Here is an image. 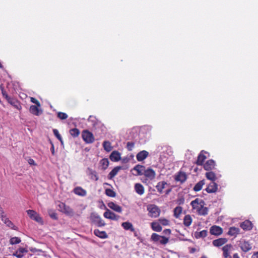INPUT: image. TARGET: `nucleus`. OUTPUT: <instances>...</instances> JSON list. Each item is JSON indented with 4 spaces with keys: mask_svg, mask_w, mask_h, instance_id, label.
<instances>
[{
    "mask_svg": "<svg viewBox=\"0 0 258 258\" xmlns=\"http://www.w3.org/2000/svg\"><path fill=\"white\" fill-rule=\"evenodd\" d=\"M190 205L192 209L200 215L206 216L208 213V209L205 207L204 201L200 199H196L191 201Z\"/></svg>",
    "mask_w": 258,
    "mask_h": 258,
    "instance_id": "f257e3e1",
    "label": "nucleus"
},
{
    "mask_svg": "<svg viewBox=\"0 0 258 258\" xmlns=\"http://www.w3.org/2000/svg\"><path fill=\"white\" fill-rule=\"evenodd\" d=\"M149 212V216L153 218H156L160 215V210L159 207L155 205H149L147 207Z\"/></svg>",
    "mask_w": 258,
    "mask_h": 258,
    "instance_id": "f03ea898",
    "label": "nucleus"
},
{
    "mask_svg": "<svg viewBox=\"0 0 258 258\" xmlns=\"http://www.w3.org/2000/svg\"><path fill=\"white\" fill-rule=\"evenodd\" d=\"M151 239L154 242H159L160 244H166L168 243L169 239L165 236H160L155 233L152 234Z\"/></svg>",
    "mask_w": 258,
    "mask_h": 258,
    "instance_id": "7ed1b4c3",
    "label": "nucleus"
},
{
    "mask_svg": "<svg viewBox=\"0 0 258 258\" xmlns=\"http://www.w3.org/2000/svg\"><path fill=\"white\" fill-rule=\"evenodd\" d=\"M82 136L83 140L88 144L92 143L95 140L93 134L88 130L83 131Z\"/></svg>",
    "mask_w": 258,
    "mask_h": 258,
    "instance_id": "20e7f679",
    "label": "nucleus"
},
{
    "mask_svg": "<svg viewBox=\"0 0 258 258\" xmlns=\"http://www.w3.org/2000/svg\"><path fill=\"white\" fill-rule=\"evenodd\" d=\"M27 213L29 215V217L38 223L42 224L43 220L40 215L34 210H28L27 211Z\"/></svg>",
    "mask_w": 258,
    "mask_h": 258,
    "instance_id": "39448f33",
    "label": "nucleus"
},
{
    "mask_svg": "<svg viewBox=\"0 0 258 258\" xmlns=\"http://www.w3.org/2000/svg\"><path fill=\"white\" fill-rule=\"evenodd\" d=\"M88 122L90 123V125L95 128L102 126V124L97 120L95 116H93L91 115L89 116L88 118Z\"/></svg>",
    "mask_w": 258,
    "mask_h": 258,
    "instance_id": "423d86ee",
    "label": "nucleus"
},
{
    "mask_svg": "<svg viewBox=\"0 0 258 258\" xmlns=\"http://www.w3.org/2000/svg\"><path fill=\"white\" fill-rule=\"evenodd\" d=\"M103 215L105 218L113 220H117L119 218V216L116 215L108 209H107Z\"/></svg>",
    "mask_w": 258,
    "mask_h": 258,
    "instance_id": "0eeeda50",
    "label": "nucleus"
},
{
    "mask_svg": "<svg viewBox=\"0 0 258 258\" xmlns=\"http://www.w3.org/2000/svg\"><path fill=\"white\" fill-rule=\"evenodd\" d=\"M239 246L244 252H247L251 249V246L248 241L242 240L240 242Z\"/></svg>",
    "mask_w": 258,
    "mask_h": 258,
    "instance_id": "6e6552de",
    "label": "nucleus"
},
{
    "mask_svg": "<svg viewBox=\"0 0 258 258\" xmlns=\"http://www.w3.org/2000/svg\"><path fill=\"white\" fill-rule=\"evenodd\" d=\"M210 232L212 235H220L222 233L223 229L220 227L215 225L210 228Z\"/></svg>",
    "mask_w": 258,
    "mask_h": 258,
    "instance_id": "1a4fd4ad",
    "label": "nucleus"
},
{
    "mask_svg": "<svg viewBox=\"0 0 258 258\" xmlns=\"http://www.w3.org/2000/svg\"><path fill=\"white\" fill-rule=\"evenodd\" d=\"M218 185L215 182L209 184L206 190L208 193H215L217 191Z\"/></svg>",
    "mask_w": 258,
    "mask_h": 258,
    "instance_id": "9d476101",
    "label": "nucleus"
},
{
    "mask_svg": "<svg viewBox=\"0 0 258 258\" xmlns=\"http://www.w3.org/2000/svg\"><path fill=\"white\" fill-rule=\"evenodd\" d=\"M143 174L150 180L154 179L156 175L155 172L151 168H148L145 170Z\"/></svg>",
    "mask_w": 258,
    "mask_h": 258,
    "instance_id": "9b49d317",
    "label": "nucleus"
},
{
    "mask_svg": "<svg viewBox=\"0 0 258 258\" xmlns=\"http://www.w3.org/2000/svg\"><path fill=\"white\" fill-rule=\"evenodd\" d=\"M87 173L90 178L92 180L97 181L99 179V177L97 175V172L92 169L88 168L87 170Z\"/></svg>",
    "mask_w": 258,
    "mask_h": 258,
    "instance_id": "f8f14e48",
    "label": "nucleus"
},
{
    "mask_svg": "<svg viewBox=\"0 0 258 258\" xmlns=\"http://www.w3.org/2000/svg\"><path fill=\"white\" fill-rule=\"evenodd\" d=\"M240 227L244 230H250L252 228V224L249 220H245L240 225Z\"/></svg>",
    "mask_w": 258,
    "mask_h": 258,
    "instance_id": "ddd939ff",
    "label": "nucleus"
},
{
    "mask_svg": "<svg viewBox=\"0 0 258 258\" xmlns=\"http://www.w3.org/2000/svg\"><path fill=\"white\" fill-rule=\"evenodd\" d=\"M74 192L79 196L85 197L87 195V191L80 186H77L73 189Z\"/></svg>",
    "mask_w": 258,
    "mask_h": 258,
    "instance_id": "4468645a",
    "label": "nucleus"
},
{
    "mask_svg": "<svg viewBox=\"0 0 258 258\" xmlns=\"http://www.w3.org/2000/svg\"><path fill=\"white\" fill-rule=\"evenodd\" d=\"M227 241V239L225 238H220L214 240L212 243L214 246L219 247L226 243Z\"/></svg>",
    "mask_w": 258,
    "mask_h": 258,
    "instance_id": "2eb2a0df",
    "label": "nucleus"
},
{
    "mask_svg": "<svg viewBox=\"0 0 258 258\" xmlns=\"http://www.w3.org/2000/svg\"><path fill=\"white\" fill-rule=\"evenodd\" d=\"M215 162L213 160H209L204 165V168L206 170H211L214 168Z\"/></svg>",
    "mask_w": 258,
    "mask_h": 258,
    "instance_id": "dca6fc26",
    "label": "nucleus"
},
{
    "mask_svg": "<svg viewBox=\"0 0 258 258\" xmlns=\"http://www.w3.org/2000/svg\"><path fill=\"white\" fill-rule=\"evenodd\" d=\"M108 206L109 208L116 212L121 213L122 212V208L113 202L109 203Z\"/></svg>",
    "mask_w": 258,
    "mask_h": 258,
    "instance_id": "f3484780",
    "label": "nucleus"
},
{
    "mask_svg": "<svg viewBox=\"0 0 258 258\" xmlns=\"http://www.w3.org/2000/svg\"><path fill=\"white\" fill-rule=\"evenodd\" d=\"M148 154L149 153L147 151L145 150L142 151L137 155V159L139 161H142L148 157Z\"/></svg>",
    "mask_w": 258,
    "mask_h": 258,
    "instance_id": "a211bd4d",
    "label": "nucleus"
},
{
    "mask_svg": "<svg viewBox=\"0 0 258 258\" xmlns=\"http://www.w3.org/2000/svg\"><path fill=\"white\" fill-rule=\"evenodd\" d=\"M232 246L231 244H227L222 247L223 256L231 255Z\"/></svg>",
    "mask_w": 258,
    "mask_h": 258,
    "instance_id": "6ab92c4d",
    "label": "nucleus"
},
{
    "mask_svg": "<svg viewBox=\"0 0 258 258\" xmlns=\"http://www.w3.org/2000/svg\"><path fill=\"white\" fill-rule=\"evenodd\" d=\"M109 158L112 161L117 162L120 159V154L117 151H113L110 154Z\"/></svg>",
    "mask_w": 258,
    "mask_h": 258,
    "instance_id": "aec40b11",
    "label": "nucleus"
},
{
    "mask_svg": "<svg viewBox=\"0 0 258 258\" xmlns=\"http://www.w3.org/2000/svg\"><path fill=\"white\" fill-rule=\"evenodd\" d=\"M7 101L10 104H11L12 106H13L14 107H15L16 108H17V109H21V105L20 104V103L18 101V100H17L16 99L13 98H11L10 97V99H9Z\"/></svg>",
    "mask_w": 258,
    "mask_h": 258,
    "instance_id": "412c9836",
    "label": "nucleus"
},
{
    "mask_svg": "<svg viewBox=\"0 0 258 258\" xmlns=\"http://www.w3.org/2000/svg\"><path fill=\"white\" fill-rule=\"evenodd\" d=\"M205 153H206V152H205L203 151H202L199 155L197 161V164L198 165H202L203 164V162H204L205 159L207 158V157L204 154Z\"/></svg>",
    "mask_w": 258,
    "mask_h": 258,
    "instance_id": "4be33fe9",
    "label": "nucleus"
},
{
    "mask_svg": "<svg viewBox=\"0 0 258 258\" xmlns=\"http://www.w3.org/2000/svg\"><path fill=\"white\" fill-rule=\"evenodd\" d=\"M94 234L97 237L105 239L107 238L108 235L104 231H100L98 229H95L94 230Z\"/></svg>",
    "mask_w": 258,
    "mask_h": 258,
    "instance_id": "5701e85b",
    "label": "nucleus"
},
{
    "mask_svg": "<svg viewBox=\"0 0 258 258\" xmlns=\"http://www.w3.org/2000/svg\"><path fill=\"white\" fill-rule=\"evenodd\" d=\"M167 185V183L166 182L164 181H162L160 182H159L157 184L156 186V188L157 189V191L161 194L162 193L163 189L165 188L166 185Z\"/></svg>",
    "mask_w": 258,
    "mask_h": 258,
    "instance_id": "b1692460",
    "label": "nucleus"
},
{
    "mask_svg": "<svg viewBox=\"0 0 258 258\" xmlns=\"http://www.w3.org/2000/svg\"><path fill=\"white\" fill-rule=\"evenodd\" d=\"M121 226L124 229L126 230H131L132 232H135V229L133 227V224L129 222H123L121 224Z\"/></svg>",
    "mask_w": 258,
    "mask_h": 258,
    "instance_id": "393cba45",
    "label": "nucleus"
},
{
    "mask_svg": "<svg viewBox=\"0 0 258 258\" xmlns=\"http://www.w3.org/2000/svg\"><path fill=\"white\" fill-rule=\"evenodd\" d=\"M136 192L139 195H142L144 193V187L140 183H136L135 185Z\"/></svg>",
    "mask_w": 258,
    "mask_h": 258,
    "instance_id": "a878e982",
    "label": "nucleus"
},
{
    "mask_svg": "<svg viewBox=\"0 0 258 258\" xmlns=\"http://www.w3.org/2000/svg\"><path fill=\"white\" fill-rule=\"evenodd\" d=\"M239 233V229L235 227H231L229 229L228 234L232 236H236Z\"/></svg>",
    "mask_w": 258,
    "mask_h": 258,
    "instance_id": "bb28decb",
    "label": "nucleus"
},
{
    "mask_svg": "<svg viewBox=\"0 0 258 258\" xmlns=\"http://www.w3.org/2000/svg\"><path fill=\"white\" fill-rule=\"evenodd\" d=\"M175 179L176 180L181 181V182H184L186 179V174L182 172H179L176 175Z\"/></svg>",
    "mask_w": 258,
    "mask_h": 258,
    "instance_id": "cd10ccee",
    "label": "nucleus"
},
{
    "mask_svg": "<svg viewBox=\"0 0 258 258\" xmlns=\"http://www.w3.org/2000/svg\"><path fill=\"white\" fill-rule=\"evenodd\" d=\"M134 170L137 171V175H142L145 170V167L142 165H137L134 168Z\"/></svg>",
    "mask_w": 258,
    "mask_h": 258,
    "instance_id": "c85d7f7f",
    "label": "nucleus"
},
{
    "mask_svg": "<svg viewBox=\"0 0 258 258\" xmlns=\"http://www.w3.org/2000/svg\"><path fill=\"white\" fill-rule=\"evenodd\" d=\"M207 235V231L206 230H203L200 232H196L195 233V236L197 239L205 238Z\"/></svg>",
    "mask_w": 258,
    "mask_h": 258,
    "instance_id": "c756f323",
    "label": "nucleus"
},
{
    "mask_svg": "<svg viewBox=\"0 0 258 258\" xmlns=\"http://www.w3.org/2000/svg\"><path fill=\"white\" fill-rule=\"evenodd\" d=\"M94 218V222L98 226H104L105 225L104 221L98 215L95 216Z\"/></svg>",
    "mask_w": 258,
    "mask_h": 258,
    "instance_id": "7c9ffc66",
    "label": "nucleus"
},
{
    "mask_svg": "<svg viewBox=\"0 0 258 258\" xmlns=\"http://www.w3.org/2000/svg\"><path fill=\"white\" fill-rule=\"evenodd\" d=\"M120 169L121 167L118 166L114 168L109 173L108 178L109 179L113 178Z\"/></svg>",
    "mask_w": 258,
    "mask_h": 258,
    "instance_id": "2f4dec72",
    "label": "nucleus"
},
{
    "mask_svg": "<svg viewBox=\"0 0 258 258\" xmlns=\"http://www.w3.org/2000/svg\"><path fill=\"white\" fill-rule=\"evenodd\" d=\"M38 107L37 105H31L29 109L30 112L34 115H39L40 114V110Z\"/></svg>",
    "mask_w": 258,
    "mask_h": 258,
    "instance_id": "473e14b6",
    "label": "nucleus"
},
{
    "mask_svg": "<svg viewBox=\"0 0 258 258\" xmlns=\"http://www.w3.org/2000/svg\"><path fill=\"white\" fill-rule=\"evenodd\" d=\"M7 226L9 227L12 229L16 230L17 227L14 225V224L7 218H5V219L2 220Z\"/></svg>",
    "mask_w": 258,
    "mask_h": 258,
    "instance_id": "72a5a7b5",
    "label": "nucleus"
},
{
    "mask_svg": "<svg viewBox=\"0 0 258 258\" xmlns=\"http://www.w3.org/2000/svg\"><path fill=\"white\" fill-rule=\"evenodd\" d=\"M152 229L156 232H160L162 230V227L160 223L157 222H154L151 223Z\"/></svg>",
    "mask_w": 258,
    "mask_h": 258,
    "instance_id": "f704fd0d",
    "label": "nucleus"
},
{
    "mask_svg": "<svg viewBox=\"0 0 258 258\" xmlns=\"http://www.w3.org/2000/svg\"><path fill=\"white\" fill-rule=\"evenodd\" d=\"M206 177L209 180H211L212 182H214L216 179L215 174L212 171L207 172L206 173Z\"/></svg>",
    "mask_w": 258,
    "mask_h": 258,
    "instance_id": "c9c22d12",
    "label": "nucleus"
},
{
    "mask_svg": "<svg viewBox=\"0 0 258 258\" xmlns=\"http://www.w3.org/2000/svg\"><path fill=\"white\" fill-rule=\"evenodd\" d=\"M192 222V219L190 215H185L183 219V223L185 226H189Z\"/></svg>",
    "mask_w": 258,
    "mask_h": 258,
    "instance_id": "e433bc0d",
    "label": "nucleus"
},
{
    "mask_svg": "<svg viewBox=\"0 0 258 258\" xmlns=\"http://www.w3.org/2000/svg\"><path fill=\"white\" fill-rule=\"evenodd\" d=\"M204 184L205 181L204 180L200 181L195 185L194 187V190L196 191H200L202 189V187Z\"/></svg>",
    "mask_w": 258,
    "mask_h": 258,
    "instance_id": "4c0bfd02",
    "label": "nucleus"
},
{
    "mask_svg": "<svg viewBox=\"0 0 258 258\" xmlns=\"http://www.w3.org/2000/svg\"><path fill=\"white\" fill-rule=\"evenodd\" d=\"M182 211V208L181 207H176L174 210V216L176 218H178L181 214Z\"/></svg>",
    "mask_w": 258,
    "mask_h": 258,
    "instance_id": "58836bf2",
    "label": "nucleus"
},
{
    "mask_svg": "<svg viewBox=\"0 0 258 258\" xmlns=\"http://www.w3.org/2000/svg\"><path fill=\"white\" fill-rule=\"evenodd\" d=\"M21 241V239L18 237H12L10 240V243L12 245L18 244V243H20Z\"/></svg>",
    "mask_w": 258,
    "mask_h": 258,
    "instance_id": "ea45409f",
    "label": "nucleus"
},
{
    "mask_svg": "<svg viewBox=\"0 0 258 258\" xmlns=\"http://www.w3.org/2000/svg\"><path fill=\"white\" fill-rule=\"evenodd\" d=\"M105 194L110 197H115L116 196V193L110 188H107L105 189Z\"/></svg>",
    "mask_w": 258,
    "mask_h": 258,
    "instance_id": "a19ab883",
    "label": "nucleus"
},
{
    "mask_svg": "<svg viewBox=\"0 0 258 258\" xmlns=\"http://www.w3.org/2000/svg\"><path fill=\"white\" fill-rule=\"evenodd\" d=\"M100 163L102 166V168L104 169H105L107 168L109 165V161L107 159L104 158L102 159L100 161Z\"/></svg>",
    "mask_w": 258,
    "mask_h": 258,
    "instance_id": "79ce46f5",
    "label": "nucleus"
},
{
    "mask_svg": "<svg viewBox=\"0 0 258 258\" xmlns=\"http://www.w3.org/2000/svg\"><path fill=\"white\" fill-rule=\"evenodd\" d=\"M103 147L104 150L109 152L111 150L112 147L111 146V144L108 141H105L103 143Z\"/></svg>",
    "mask_w": 258,
    "mask_h": 258,
    "instance_id": "37998d69",
    "label": "nucleus"
},
{
    "mask_svg": "<svg viewBox=\"0 0 258 258\" xmlns=\"http://www.w3.org/2000/svg\"><path fill=\"white\" fill-rule=\"evenodd\" d=\"M48 214L52 219L54 220H56L57 219L56 214L54 210L52 209H49L48 210Z\"/></svg>",
    "mask_w": 258,
    "mask_h": 258,
    "instance_id": "c03bdc74",
    "label": "nucleus"
},
{
    "mask_svg": "<svg viewBox=\"0 0 258 258\" xmlns=\"http://www.w3.org/2000/svg\"><path fill=\"white\" fill-rule=\"evenodd\" d=\"M53 134L55 135V136L60 141V142H61V144L62 145H63V142L62 139L60 135L59 134L58 131H57V130L53 129Z\"/></svg>",
    "mask_w": 258,
    "mask_h": 258,
    "instance_id": "a18cd8bd",
    "label": "nucleus"
},
{
    "mask_svg": "<svg viewBox=\"0 0 258 258\" xmlns=\"http://www.w3.org/2000/svg\"><path fill=\"white\" fill-rule=\"evenodd\" d=\"M58 210L61 212H64V203L58 201L56 203Z\"/></svg>",
    "mask_w": 258,
    "mask_h": 258,
    "instance_id": "49530a36",
    "label": "nucleus"
},
{
    "mask_svg": "<svg viewBox=\"0 0 258 258\" xmlns=\"http://www.w3.org/2000/svg\"><path fill=\"white\" fill-rule=\"evenodd\" d=\"M70 133L72 136L76 137L79 136L80 134V131L78 129L75 128L71 130L70 131Z\"/></svg>",
    "mask_w": 258,
    "mask_h": 258,
    "instance_id": "de8ad7c7",
    "label": "nucleus"
},
{
    "mask_svg": "<svg viewBox=\"0 0 258 258\" xmlns=\"http://www.w3.org/2000/svg\"><path fill=\"white\" fill-rule=\"evenodd\" d=\"M160 224L163 226H167L169 224V221L165 218H160L159 219Z\"/></svg>",
    "mask_w": 258,
    "mask_h": 258,
    "instance_id": "09e8293b",
    "label": "nucleus"
},
{
    "mask_svg": "<svg viewBox=\"0 0 258 258\" xmlns=\"http://www.w3.org/2000/svg\"><path fill=\"white\" fill-rule=\"evenodd\" d=\"M1 91H2V95L3 96V97L7 100H8L9 99H10V98L11 97H10L8 94L7 93L6 91L4 90V87L1 85Z\"/></svg>",
    "mask_w": 258,
    "mask_h": 258,
    "instance_id": "8fccbe9b",
    "label": "nucleus"
},
{
    "mask_svg": "<svg viewBox=\"0 0 258 258\" xmlns=\"http://www.w3.org/2000/svg\"><path fill=\"white\" fill-rule=\"evenodd\" d=\"M164 154H166L168 156H171L172 155V151L170 147H165L163 151Z\"/></svg>",
    "mask_w": 258,
    "mask_h": 258,
    "instance_id": "3c124183",
    "label": "nucleus"
},
{
    "mask_svg": "<svg viewBox=\"0 0 258 258\" xmlns=\"http://www.w3.org/2000/svg\"><path fill=\"white\" fill-rule=\"evenodd\" d=\"M0 216H1V218L2 220L7 217L6 215L5 214L3 209L2 208V207H1V206H0Z\"/></svg>",
    "mask_w": 258,
    "mask_h": 258,
    "instance_id": "603ef678",
    "label": "nucleus"
},
{
    "mask_svg": "<svg viewBox=\"0 0 258 258\" xmlns=\"http://www.w3.org/2000/svg\"><path fill=\"white\" fill-rule=\"evenodd\" d=\"M66 214L69 215L70 216H72L74 214V212L73 210L70 209L69 207H66Z\"/></svg>",
    "mask_w": 258,
    "mask_h": 258,
    "instance_id": "864d4df0",
    "label": "nucleus"
},
{
    "mask_svg": "<svg viewBox=\"0 0 258 258\" xmlns=\"http://www.w3.org/2000/svg\"><path fill=\"white\" fill-rule=\"evenodd\" d=\"M126 147L128 151H132L134 147V143L133 142H128Z\"/></svg>",
    "mask_w": 258,
    "mask_h": 258,
    "instance_id": "5fc2aeb1",
    "label": "nucleus"
},
{
    "mask_svg": "<svg viewBox=\"0 0 258 258\" xmlns=\"http://www.w3.org/2000/svg\"><path fill=\"white\" fill-rule=\"evenodd\" d=\"M17 251L19 253H21V254H23L24 253H27L28 250L27 249H26L25 248L20 247L18 249Z\"/></svg>",
    "mask_w": 258,
    "mask_h": 258,
    "instance_id": "6e6d98bb",
    "label": "nucleus"
},
{
    "mask_svg": "<svg viewBox=\"0 0 258 258\" xmlns=\"http://www.w3.org/2000/svg\"><path fill=\"white\" fill-rule=\"evenodd\" d=\"M31 101L35 104L37 106L40 107V102L35 98L33 97H31Z\"/></svg>",
    "mask_w": 258,
    "mask_h": 258,
    "instance_id": "4d7b16f0",
    "label": "nucleus"
},
{
    "mask_svg": "<svg viewBox=\"0 0 258 258\" xmlns=\"http://www.w3.org/2000/svg\"><path fill=\"white\" fill-rule=\"evenodd\" d=\"M13 255L16 256L17 258H22L23 257V254L19 253L17 251L13 254Z\"/></svg>",
    "mask_w": 258,
    "mask_h": 258,
    "instance_id": "13d9d810",
    "label": "nucleus"
},
{
    "mask_svg": "<svg viewBox=\"0 0 258 258\" xmlns=\"http://www.w3.org/2000/svg\"><path fill=\"white\" fill-rule=\"evenodd\" d=\"M57 116L61 119H64V113L59 112L57 114Z\"/></svg>",
    "mask_w": 258,
    "mask_h": 258,
    "instance_id": "bf43d9fd",
    "label": "nucleus"
},
{
    "mask_svg": "<svg viewBox=\"0 0 258 258\" xmlns=\"http://www.w3.org/2000/svg\"><path fill=\"white\" fill-rule=\"evenodd\" d=\"M184 200L183 198H180L177 200V203L179 205H181L184 203Z\"/></svg>",
    "mask_w": 258,
    "mask_h": 258,
    "instance_id": "052dcab7",
    "label": "nucleus"
},
{
    "mask_svg": "<svg viewBox=\"0 0 258 258\" xmlns=\"http://www.w3.org/2000/svg\"><path fill=\"white\" fill-rule=\"evenodd\" d=\"M28 162L29 164L30 165H36L35 161H34V160L33 159L29 158L28 160Z\"/></svg>",
    "mask_w": 258,
    "mask_h": 258,
    "instance_id": "680f3d73",
    "label": "nucleus"
},
{
    "mask_svg": "<svg viewBox=\"0 0 258 258\" xmlns=\"http://www.w3.org/2000/svg\"><path fill=\"white\" fill-rule=\"evenodd\" d=\"M163 233L166 235H169L171 233V230L169 229H165Z\"/></svg>",
    "mask_w": 258,
    "mask_h": 258,
    "instance_id": "e2e57ef3",
    "label": "nucleus"
},
{
    "mask_svg": "<svg viewBox=\"0 0 258 258\" xmlns=\"http://www.w3.org/2000/svg\"><path fill=\"white\" fill-rule=\"evenodd\" d=\"M251 258H258V252L253 253L251 256Z\"/></svg>",
    "mask_w": 258,
    "mask_h": 258,
    "instance_id": "0e129e2a",
    "label": "nucleus"
},
{
    "mask_svg": "<svg viewBox=\"0 0 258 258\" xmlns=\"http://www.w3.org/2000/svg\"><path fill=\"white\" fill-rule=\"evenodd\" d=\"M233 258H239V256L237 253H234L233 255Z\"/></svg>",
    "mask_w": 258,
    "mask_h": 258,
    "instance_id": "69168bd1",
    "label": "nucleus"
},
{
    "mask_svg": "<svg viewBox=\"0 0 258 258\" xmlns=\"http://www.w3.org/2000/svg\"><path fill=\"white\" fill-rule=\"evenodd\" d=\"M223 258H232L231 255L223 256Z\"/></svg>",
    "mask_w": 258,
    "mask_h": 258,
    "instance_id": "338daca9",
    "label": "nucleus"
},
{
    "mask_svg": "<svg viewBox=\"0 0 258 258\" xmlns=\"http://www.w3.org/2000/svg\"><path fill=\"white\" fill-rule=\"evenodd\" d=\"M200 258H207V257L206 256H205V255H203Z\"/></svg>",
    "mask_w": 258,
    "mask_h": 258,
    "instance_id": "774afa93",
    "label": "nucleus"
}]
</instances>
